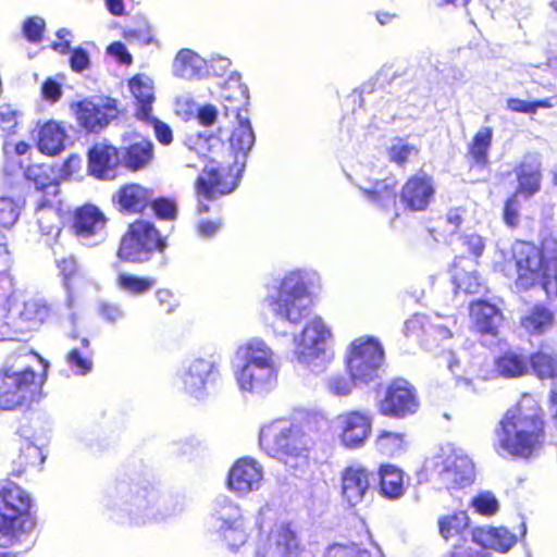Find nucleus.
Listing matches in <instances>:
<instances>
[{
	"instance_id": "obj_1",
	"label": "nucleus",
	"mask_w": 557,
	"mask_h": 557,
	"mask_svg": "<svg viewBox=\"0 0 557 557\" xmlns=\"http://www.w3.org/2000/svg\"><path fill=\"white\" fill-rule=\"evenodd\" d=\"M494 451L504 458L528 461L536 458L547 442L545 411L531 393H522L494 429Z\"/></svg>"
},
{
	"instance_id": "obj_2",
	"label": "nucleus",
	"mask_w": 557,
	"mask_h": 557,
	"mask_svg": "<svg viewBox=\"0 0 557 557\" xmlns=\"http://www.w3.org/2000/svg\"><path fill=\"white\" fill-rule=\"evenodd\" d=\"M493 271L513 278L518 290L528 292L537 285L548 297L557 296V238L548 235L539 244L518 239L508 252L493 263Z\"/></svg>"
},
{
	"instance_id": "obj_3",
	"label": "nucleus",
	"mask_w": 557,
	"mask_h": 557,
	"mask_svg": "<svg viewBox=\"0 0 557 557\" xmlns=\"http://www.w3.org/2000/svg\"><path fill=\"white\" fill-rule=\"evenodd\" d=\"M197 151L206 164L194 183L198 198L215 200L233 193L240 181V169L233 152L218 137L200 138Z\"/></svg>"
},
{
	"instance_id": "obj_4",
	"label": "nucleus",
	"mask_w": 557,
	"mask_h": 557,
	"mask_svg": "<svg viewBox=\"0 0 557 557\" xmlns=\"http://www.w3.org/2000/svg\"><path fill=\"white\" fill-rule=\"evenodd\" d=\"M37 520L32 500L17 484L0 488V557H21L28 547L25 537L34 531Z\"/></svg>"
},
{
	"instance_id": "obj_5",
	"label": "nucleus",
	"mask_w": 557,
	"mask_h": 557,
	"mask_svg": "<svg viewBox=\"0 0 557 557\" xmlns=\"http://www.w3.org/2000/svg\"><path fill=\"white\" fill-rule=\"evenodd\" d=\"M259 445L270 457L297 469L309 463L313 441L301 423L278 419L261 428Z\"/></svg>"
},
{
	"instance_id": "obj_6",
	"label": "nucleus",
	"mask_w": 557,
	"mask_h": 557,
	"mask_svg": "<svg viewBox=\"0 0 557 557\" xmlns=\"http://www.w3.org/2000/svg\"><path fill=\"white\" fill-rule=\"evenodd\" d=\"M166 247V238L153 223L137 219L128 224L122 235L116 256L124 262L143 263L149 261L153 253H162Z\"/></svg>"
},
{
	"instance_id": "obj_7",
	"label": "nucleus",
	"mask_w": 557,
	"mask_h": 557,
	"mask_svg": "<svg viewBox=\"0 0 557 557\" xmlns=\"http://www.w3.org/2000/svg\"><path fill=\"white\" fill-rule=\"evenodd\" d=\"M384 358V348L377 338L360 336L347 347L345 368L352 381L369 383L377 377Z\"/></svg>"
},
{
	"instance_id": "obj_8",
	"label": "nucleus",
	"mask_w": 557,
	"mask_h": 557,
	"mask_svg": "<svg viewBox=\"0 0 557 557\" xmlns=\"http://www.w3.org/2000/svg\"><path fill=\"white\" fill-rule=\"evenodd\" d=\"M37 373L25 368L12 371L11 368L0 369V408L14 410L32 403L39 389Z\"/></svg>"
},
{
	"instance_id": "obj_9",
	"label": "nucleus",
	"mask_w": 557,
	"mask_h": 557,
	"mask_svg": "<svg viewBox=\"0 0 557 557\" xmlns=\"http://www.w3.org/2000/svg\"><path fill=\"white\" fill-rule=\"evenodd\" d=\"M267 301L276 317L292 324H299L307 318L311 307L310 294L304 282L290 284L283 281L276 296H269Z\"/></svg>"
},
{
	"instance_id": "obj_10",
	"label": "nucleus",
	"mask_w": 557,
	"mask_h": 557,
	"mask_svg": "<svg viewBox=\"0 0 557 557\" xmlns=\"http://www.w3.org/2000/svg\"><path fill=\"white\" fill-rule=\"evenodd\" d=\"M70 107L77 124L88 133H100L120 114L117 100L111 97L101 98L98 102L85 98Z\"/></svg>"
},
{
	"instance_id": "obj_11",
	"label": "nucleus",
	"mask_w": 557,
	"mask_h": 557,
	"mask_svg": "<svg viewBox=\"0 0 557 557\" xmlns=\"http://www.w3.org/2000/svg\"><path fill=\"white\" fill-rule=\"evenodd\" d=\"M420 406L416 388L403 379L393 380L385 388L377 409L384 417L404 419L414 414Z\"/></svg>"
},
{
	"instance_id": "obj_12",
	"label": "nucleus",
	"mask_w": 557,
	"mask_h": 557,
	"mask_svg": "<svg viewBox=\"0 0 557 557\" xmlns=\"http://www.w3.org/2000/svg\"><path fill=\"white\" fill-rule=\"evenodd\" d=\"M436 193L434 178L424 171L411 174L401 185L399 200L405 210L410 212L425 211Z\"/></svg>"
},
{
	"instance_id": "obj_13",
	"label": "nucleus",
	"mask_w": 557,
	"mask_h": 557,
	"mask_svg": "<svg viewBox=\"0 0 557 557\" xmlns=\"http://www.w3.org/2000/svg\"><path fill=\"white\" fill-rule=\"evenodd\" d=\"M372 417L361 410H349L337 416L338 438L348 449L364 446L372 432Z\"/></svg>"
},
{
	"instance_id": "obj_14",
	"label": "nucleus",
	"mask_w": 557,
	"mask_h": 557,
	"mask_svg": "<svg viewBox=\"0 0 557 557\" xmlns=\"http://www.w3.org/2000/svg\"><path fill=\"white\" fill-rule=\"evenodd\" d=\"M108 218L94 205H84L76 208L71 216L70 230L73 235L88 245H95L98 242L91 239L104 238Z\"/></svg>"
},
{
	"instance_id": "obj_15",
	"label": "nucleus",
	"mask_w": 557,
	"mask_h": 557,
	"mask_svg": "<svg viewBox=\"0 0 557 557\" xmlns=\"http://www.w3.org/2000/svg\"><path fill=\"white\" fill-rule=\"evenodd\" d=\"M374 471L359 462L347 465L341 472V495L350 506L360 504L372 488Z\"/></svg>"
},
{
	"instance_id": "obj_16",
	"label": "nucleus",
	"mask_w": 557,
	"mask_h": 557,
	"mask_svg": "<svg viewBox=\"0 0 557 557\" xmlns=\"http://www.w3.org/2000/svg\"><path fill=\"white\" fill-rule=\"evenodd\" d=\"M17 433L18 453L13 460V471L18 475L29 469L39 468L44 463L46 456L41 447V437L35 430L29 425H22Z\"/></svg>"
},
{
	"instance_id": "obj_17",
	"label": "nucleus",
	"mask_w": 557,
	"mask_h": 557,
	"mask_svg": "<svg viewBox=\"0 0 557 557\" xmlns=\"http://www.w3.org/2000/svg\"><path fill=\"white\" fill-rule=\"evenodd\" d=\"M88 172L98 180L113 178L119 168H122V157L119 147L108 140L94 144L87 152Z\"/></svg>"
},
{
	"instance_id": "obj_18",
	"label": "nucleus",
	"mask_w": 557,
	"mask_h": 557,
	"mask_svg": "<svg viewBox=\"0 0 557 557\" xmlns=\"http://www.w3.org/2000/svg\"><path fill=\"white\" fill-rule=\"evenodd\" d=\"M331 337L330 329L319 317L310 320L296 339L295 354L300 362H308L319 357L324 350V343Z\"/></svg>"
},
{
	"instance_id": "obj_19",
	"label": "nucleus",
	"mask_w": 557,
	"mask_h": 557,
	"mask_svg": "<svg viewBox=\"0 0 557 557\" xmlns=\"http://www.w3.org/2000/svg\"><path fill=\"white\" fill-rule=\"evenodd\" d=\"M124 145L120 148L122 168L136 173L149 168L154 160V145L145 136L132 135L123 138Z\"/></svg>"
},
{
	"instance_id": "obj_20",
	"label": "nucleus",
	"mask_w": 557,
	"mask_h": 557,
	"mask_svg": "<svg viewBox=\"0 0 557 557\" xmlns=\"http://www.w3.org/2000/svg\"><path fill=\"white\" fill-rule=\"evenodd\" d=\"M262 479V469L251 458L237 459L227 474V486L238 494H247L257 488Z\"/></svg>"
},
{
	"instance_id": "obj_21",
	"label": "nucleus",
	"mask_w": 557,
	"mask_h": 557,
	"mask_svg": "<svg viewBox=\"0 0 557 557\" xmlns=\"http://www.w3.org/2000/svg\"><path fill=\"white\" fill-rule=\"evenodd\" d=\"M302 550L296 532L288 524H282L270 534L269 544L255 557H299Z\"/></svg>"
},
{
	"instance_id": "obj_22",
	"label": "nucleus",
	"mask_w": 557,
	"mask_h": 557,
	"mask_svg": "<svg viewBox=\"0 0 557 557\" xmlns=\"http://www.w3.org/2000/svg\"><path fill=\"white\" fill-rule=\"evenodd\" d=\"M153 191L138 183L122 185L113 197L120 212L139 214L148 209Z\"/></svg>"
},
{
	"instance_id": "obj_23",
	"label": "nucleus",
	"mask_w": 557,
	"mask_h": 557,
	"mask_svg": "<svg viewBox=\"0 0 557 557\" xmlns=\"http://www.w3.org/2000/svg\"><path fill=\"white\" fill-rule=\"evenodd\" d=\"M438 476L447 490H460L473 483L474 465L466 456H455L445 462Z\"/></svg>"
},
{
	"instance_id": "obj_24",
	"label": "nucleus",
	"mask_w": 557,
	"mask_h": 557,
	"mask_svg": "<svg viewBox=\"0 0 557 557\" xmlns=\"http://www.w3.org/2000/svg\"><path fill=\"white\" fill-rule=\"evenodd\" d=\"M275 366H243L236 373L239 388L250 393L269 391L276 382Z\"/></svg>"
},
{
	"instance_id": "obj_25",
	"label": "nucleus",
	"mask_w": 557,
	"mask_h": 557,
	"mask_svg": "<svg viewBox=\"0 0 557 557\" xmlns=\"http://www.w3.org/2000/svg\"><path fill=\"white\" fill-rule=\"evenodd\" d=\"M469 314L474 330L481 335L496 337L498 325L503 320V313L495 305L476 299L469 305Z\"/></svg>"
},
{
	"instance_id": "obj_26",
	"label": "nucleus",
	"mask_w": 557,
	"mask_h": 557,
	"mask_svg": "<svg viewBox=\"0 0 557 557\" xmlns=\"http://www.w3.org/2000/svg\"><path fill=\"white\" fill-rule=\"evenodd\" d=\"M230 103L224 104L225 115H234L238 120L237 126L232 131L230 136L231 147L238 152L246 153L251 149L255 143V134L250 122L246 117H242L243 101L225 98Z\"/></svg>"
},
{
	"instance_id": "obj_27",
	"label": "nucleus",
	"mask_w": 557,
	"mask_h": 557,
	"mask_svg": "<svg viewBox=\"0 0 557 557\" xmlns=\"http://www.w3.org/2000/svg\"><path fill=\"white\" fill-rule=\"evenodd\" d=\"M25 177L33 183L36 198L57 199L60 185L53 166L48 164H30L25 170Z\"/></svg>"
},
{
	"instance_id": "obj_28",
	"label": "nucleus",
	"mask_w": 557,
	"mask_h": 557,
	"mask_svg": "<svg viewBox=\"0 0 557 557\" xmlns=\"http://www.w3.org/2000/svg\"><path fill=\"white\" fill-rule=\"evenodd\" d=\"M218 375V369L213 361L196 359L184 373L183 383L186 392L191 395L200 394L208 383H213Z\"/></svg>"
},
{
	"instance_id": "obj_29",
	"label": "nucleus",
	"mask_w": 557,
	"mask_h": 557,
	"mask_svg": "<svg viewBox=\"0 0 557 557\" xmlns=\"http://www.w3.org/2000/svg\"><path fill=\"white\" fill-rule=\"evenodd\" d=\"M65 139L64 126L60 122L49 120L39 127L36 145L42 154L53 157L64 150Z\"/></svg>"
},
{
	"instance_id": "obj_30",
	"label": "nucleus",
	"mask_w": 557,
	"mask_h": 557,
	"mask_svg": "<svg viewBox=\"0 0 557 557\" xmlns=\"http://www.w3.org/2000/svg\"><path fill=\"white\" fill-rule=\"evenodd\" d=\"M128 87L135 99V117L148 120L152 114V104L156 99L152 82L148 77L137 74L129 79Z\"/></svg>"
},
{
	"instance_id": "obj_31",
	"label": "nucleus",
	"mask_w": 557,
	"mask_h": 557,
	"mask_svg": "<svg viewBox=\"0 0 557 557\" xmlns=\"http://www.w3.org/2000/svg\"><path fill=\"white\" fill-rule=\"evenodd\" d=\"M528 370L539 381H557V352L539 348L528 356Z\"/></svg>"
},
{
	"instance_id": "obj_32",
	"label": "nucleus",
	"mask_w": 557,
	"mask_h": 557,
	"mask_svg": "<svg viewBox=\"0 0 557 557\" xmlns=\"http://www.w3.org/2000/svg\"><path fill=\"white\" fill-rule=\"evenodd\" d=\"M493 143V127L479 128L467 145V156L471 165L484 169L490 163V150Z\"/></svg>"
},
{
	"instance_id": "obj_33",
	"label": "nucleus",
	"mask_w": 557,
	"mask_h": 557,
	"mask_svg": "<svg viewBox=\"0 0 557 557\" xmlns=\"http://www.w3.org/2000/svg\"><path fill=\"white\" fill-rule=\"evenodd\" d=\"M517 188L513 194L530 198L541 190L542 165L537 163L520 162L516 169Z\"/></svg>"
},
{
	"instance_id": "obj_34",
	"label": "nucleus",
	"mask_w": 557,
	"mask_h": 557,
	"mask_svg": "<svg viewBox=\"0 0 557 557\" xmlns=\"http://www.w3.org/2000/svg\"><path fill=\"white\" fill-rule=\"evenodd\" d=\"M221 525L219 528L220 537L231 549H237L243 546L249 537L247 522L240 513L225 518L221 516Z\"/></svg>"
},
{
	"instance_id": "obj_35",
	"label": "nucleus",
	"mask_w": 557,
	"mask_h": 557,
	"mask_svg": "<svg viewBox=\"0 0 557 557\" xmlns=\"http://www.w3.org/2000/svg\"><path fill=\"white\" fill-rule=\"evenodd\" d=\"M528 357L507 349L494 359V371L504 379H518L528 374Z\"/></svg>"
},
{
	"instance_id": "obj_36",
	"label": "nucleus",
	"mask_w": 557,
	"mask_h": 557,
	"mask_svg": "<svg viewBox=\"0 0 557 557\" xmlns=\"http://www.w3.org/2000/svg\"><path fill=\"white\" fill-rule=\"evenodd\" d=\"M362 193L379 209L386 212L392 211L394 220L400 216L393 184H388L384 180H377L372 187L362 189Z\"/></svg>"
},
{
	"instance_id": "obj_37",
	"label": "nucleus",
	"mask_w": 557,
	"mask_h": 557,
	"mask_svg": "<svg viewBox=\"0 0 557 557\" xmlns=\"http://www.w3.org/2000/svg\"><path fill=\"white\" fill-rule=\"evenodd\" d=\"M373 446L381 456L396 458L407 451V434L386 429L379 430L373 441Z\"/></svg>"
},
{
	"instance_id": "obj_38",
	"label": "nucleus",
	"mask_w": 557,
	"mask_h": 557,
	"mask_svg": "<svg viewBox=\"0 0 557 557\" xmlns=\"http://www.w3.org/2000/svg\"><path fill=\"white\" fill-rule=\"evenodd\" d=\"M35 216L39 231L44 235H57L59 227V209L57 199L36 198Z\"/></svg>"
},
{
	"instance_id": "obj_39",
	"label": "nucleus",
	"mask_w": 557,
	"mask_h": 557,
	"mask_svg": "<svg viewBox=\"0 0 557 557\" xmlns=\"http://www.w3.org/2000/svg\"><path fill=\"white\" fill-rule=\"evenodd\" d=\"M203 70L205 60L198 53L187 48L177 52L173 63L176 77L190 81L200 77Z\"/></svg>"
},
{
	"instance_id": "obj_40",
	"label": "nucleus",
	"mask_w": 557,
	"mask_h": 557,
	"mask_svg": "<svg viewBox=\"0 0 557 557\" xmlns=\"http://www.w3.org/2000/svg\"><path fill=\"white\" fill-rule=\"evenodd\" d=\"M472 541L483 547H491L495 550L507 552L513 541L508 533L497 528H475L471 532Z\"/></svg>"
},
{
	"instance_id": "obj_41",
	"label": "nucleus",
	"mask_w": 557,
	"mask_h": 557,
	"mask_svg": "<svg viewBox=\"0 0 557 557\" xmlns=\"http://www.w3.org/2000/svg\"><path fill=\"white\" fill-rule=\"evenodd\" d=\"M379 474L381 494L389 499L398 498L404 491L403 471L392 465H384L381 466Z\"/></svg>"
},
{
	"instance_id": "obj_42",
	"label": "nucleus",
	"mask_w": 557,
	"mask_h": 557,
	"mask_svg": "<svg viewBox=\"0 0 557 557\" xmlns=\"http://www.w3.org/2000/svg\"><path fill=\"white\" fill-rule=\"evenodd\" d=\"M554 321L553 311L539 304L522 319L521 324L530 334L541 335L554 324Z\"/></svg>"
},
{
	"instance_id": "obj_43",
	"label": "nucleus",
	"mask_w": 557,
	"mask_h": 557,
	"mask_svg": "<svg viewBox=\"0 0 557 557\" xmlns=\"http://www.w3.org/2000/svg\"><path fill=\"white\" fill-rule=\"evenodd\" d=\"M51 317V307L38 299L24 301L18 318L27 329H37L47 322Z\"/></svg>"
},
{
	"instance_id": "obj_44",
	"label": "nucleus",
	"mask_w": 557,
	"mask_h": 557,
	"mask_svg": "<svg viewBox=\"0 0 557 557\" xmlns=\"http://www.w3.org/2000/svg\"><path fill=\"white\" fill-rule=\"evenodd\" d=\"M470 524V518L465 510L442 516L438 519V532L444 540L460 536Z\"/></svg>"
},
{
	"instance_id": "obj_45",
	"label": "nucleus",
	"mask_w": 557,
	"mask_h": 557,
	"mask_svg": "<svg viewBox=\"0 0 557 557\" xmlns=\"http://www.w3.org/2000/svg\"><path fill=\"white\" fill-rule=\"evenodd\" d=\"M244 366H275L273 352L263 341L252 339L243 346Z\"/></svg>"
},
{
	"instance_id": "obj_46",
	"label": "nucleus",
	"mask_w": 557,
	"mask_h": 557,
	"mask_svg": "<svg viewBox=\"0 0 557 557\" xmlns=\"http://www.w3.org/2000/svg\"><path fill=\"white\" fill-rule=\"evenodd\" d=\"M455 294L478 295L486 290L484 282L476 272L456 271L453 274Z\"/></svg>"
},
{
	"instance_id": "obj_47",
	"label": "nucleus",
	"mask_w": 557,
	"mask_h": 557,
	"mask_svg": "<svg viewBox=\"0 0 557 557\" xmlns=\"http://www.w3.org/2000/svg\"><path fill=\"white\" fill-rule=\"evenodd\" d=\"M116 285L131 295H144L156 285V280L149 276H137L129 273H119Z\"/></svg>"
},
{
	"instance_id": "obj_48",
	"label": "nucleus",
	"mask_w": 557,
	"mask_h": 557,
	"mask_svg": "<svg viewBox=\"0 0 557 557\" xmlns=\"http://www.w3.org/2000/svg\"><path fill=\"white\" fill-rule=\"evenodd\" d=\"M474 511L484 517L494 516L499 509V503L495 495L490 491L478 493L470 502Z\"/></svg>"
},
{
	"instance_id": "obj_49",
	"label": "nucleus",
	"mask_w": 557,
	"mask_h": 557,
	"mask_svg": "<svg viewBox=\"0 0 557 557\" xmlns=\"http://www.w3.org/2000/svg\"><path fill=\"white\" fill-rule=\"evenodd\" d=\"M507 109L516 113L534 114L539 108L548 109L554 106L550 98L525 101L519 98L507 99Z\"/></svg>"
},
{
	"instance_id": "obj_50",
	"label": "nucleus",
	"mask_w": 557,
	"mask_h": 557,
	"mask_svg": "<svg viewBox=\"0 0 557 557\" xmlns=\"http://www.w3.org/2000/svg\"><path fill=\"white\" fill-rule=\"evenodd\" d=\"M20 215L18 205L9 197H0V232L11 228Z\"/></svg>"
},
{
	"instance_id": "obj_51",
	"label": "nucleus",
	"mask_w": 557,
	"mask_h": 557,
	"mask_svg": "<svg viewBox=\"0 0 557 557\" xmlns=\"http://www.w3.org/2000/svg\"><path fill=\"white\" fill-rule=\"evenodd\" d=\"M148 208L153 211L154 215L159 220L173 221L177 216V207L175 201L165 197L153 199L152 195L151 202L149 203Z\"/></svg>"
},
{
	"instance_id": "obj_52",
	"label": "nucleus",
	"mask_w": 557,
	"mask_h": 557,
	"mask_svg": "<svg viewBox=\"0 0 557 557\" xmlns=\"http://www.w3.org/2000/svg\"><path fill=\"white\" fill-rule=\"evenodd\" d=\"M418 148L414 145L405 143L401 138H396V143L387 149L388 159L398 166H404L411 153H417Z\"/></svg>"
},
{
	"instance_id": "obj_53",
	"label": "nucleus",
	"mask_w": 557,
	"mask_h": 557,
	"mask_svg": "<svg viewBox=\"0 0 557 557\" xmlns=\"http://www.w3.org/2000/svg\"><path fill=\"white\" fill-rule=\"evenodd\" d=\"M46 22L39 16H29L25 18L22 25V34L27 41L38 44L44 38Z\"/></svg>"
},
{
	"instance_id": "obj_54",
	"label": "nucleus",
	"mask_w": 557,
	"mask_h": 557,
	"mask_svg": "<svg viewBox=\"0 0 557 557\" xmlns=\"http://www.w3.org/2000/svg\"><path fill=\"white\" fill-rule=\"evenodd\" d=\"M65 360L78 374L85 375L91 371L92 362L90 358L77 348H73L67 351Z\"/></svg>"
},
{
	"instance_id": "obj_55",
	"label": "nucleus",
	"mask_w": 557,
	"mask_h": 557,
	"mask_svg": "<svg viewBox=\"0 0 557 557\" xmlns=\"http://www.w3.org/2000/svg\"><path fill=\"white\" fill-rule=\"evenodd\" d=\"M460 242L468 255L474 259H479L482 256L486 246V240L476 233L462 234Z\"/></svg>"
},
{
	"instance_id": "obj_56",
	"label": "nucleus",
	"mask_w": 557,
	"mask_h": 557,
	"mask_svg": "<svg viewBox=\"0 0 557 557\" xmlns=\"http://www.w3.org/2000/svg\"><path fill=\"white\" fill-rule=\"evenodd\" d=\"M357 383L358 382L352 381L350 376L347 377L343 374H336L327 380L326 387L334 395L346 396L350 394L354 385Z\"/></svg>"
},
{
	"instance_id": "obj_57",
	"label": "nucleus",
	"mask_w": 557,
	"mask_h": 557,
	"mask_svg": "<svg viewBox=\"0 0 557 557\" xmlns=\"http://www.w3.org/2000/svg\"><path fill=\"white\" fill-rule=\"evenodd\" d=\"M141 121L152 125L154 137L161 145L169 146L173 143V139H174L173 131L169 124L152 116V114H150V117L148 120H141Z\"/></svg>"
},
{
	"instance_id": "obj_58",
	"label": "nucleus",
	"mask_w": 557,
	"mask_h": 557,
	"mask_svg": "<svg viewBox=\"0 0 557 557\" xmlns=\"http://www.w3.org/2000/svg\"><path fill=\"white\" fill-rule=\"evenodd\" d=\"M518 195L511 194L504 202L503 220L509 227H516L519 223Z\"/></svg>"
},
{
	"instance_id": "obj_59",
	"label": "nucleus",
	"mask_w": 557,
	"mask_h": 557,
	"mask_svg": "<svg viewBox=\"0 0 557 557\" xmlns=\"http://www.w3.org/2000/svg\"><path fill=\"white\" fill-rule=\"evenodd\" d=\"M124 37L131 41L135 40L139 44H150L153 40V33L148 24L143 23L139 26L126 29Z\"/></svg>"
},
{
	"instance_id": "obj_60",
	"label": "nucleus",
	"mask_w": 557,
	"mask_h": 557,
	"mask_svg": "<svg viewBox=\"0 0 557 557\" xmlns=\"http://www.w3.org/2000/svg\"><path fill=\"white\" fill-rule=\"evenodd\" d=\"M63 95L62 86L52 77H48L41 85V97L49 103L58 102Z\"/></svg>"
},
{
	"instance_id": "obj_61",
	"label": "nucleus",
	"mask_w": 557,
	"mask_h": 557,
	"mask_svg": "<svg viewBox=\"0 0 557 557\" xmlns=\"http://www.w3.org/2000/svg\"><path fill=\"white\" fill-rule=\"evenodd\" d=\"M158 305L164 309L166 313H172L180 307V301L175 294L169 288H160L156 292Z\"/></svg>"
},
{
	"instance_id": "obj_62",
	"label": "nucleus",
	"mask_w": 557,
	"mask_h": 557,
	"mask_svg": "<svg viewBox=\"0 0 557 557\" xmlns=\"http://www.w3.org/2000/svg\"><path fill=\"white\" fill-rule=\"evenodd\" d=\"M70 53V66L72 71L76 73H82L89 67V54L84 48H74Z\"/></svg>"
},
{
	"instance_id": "obj_63",
	"label": "nucleus",
	"mask_w": 557,
	"mask_h": 557,
	"mask_svg": "<svg viewBox=\"0 0 557 557\" xmlns=\"http://www.w3.org/2000/svg\"><path fill=\"white\" fill-rule=\"evenodd\" d=\"M17 117L14 111L0 108V135L7 137L15 133Z\"/></svg>"
},
{
	"instance_id": "obj_64",
	"label": "nucleus",
	"mask_w": 557,
	"mask_h": 557,
	"mask_svg": "<svg viewBox=\"0 0 557 557\" xmlns=\"http://www.w3.org/2000/svg\"><path fill=\"white\" fill-rule=\"evenodd\" d=\"M364 555L361 550L344 546L341 544L330 545L323 557H361Z\"/></svg>"
}]
</instances>
